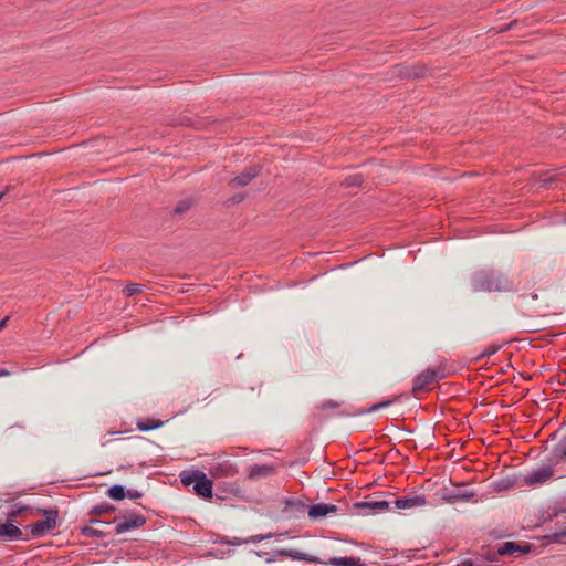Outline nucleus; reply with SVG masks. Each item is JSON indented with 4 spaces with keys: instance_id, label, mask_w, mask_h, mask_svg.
I'll return each instance as SVG.
<instances>
[{
    "instance_id": "f257e3e1",
    "label": "nucleus",
    "mask_w": 566,
    "mask_h": 566,
    "mask_svg": "<svg viewBox=\"0 0 566 566\" xmlns=\"http://www.w3.org/2000/svg\"><path fill=\"white\" fill-rule=\"evenodd\" d=\"M473 292H509L513 290L512 282L501 272L492 269L475 271L471 276Z\"/></svg>"
},
{
    "instance_id": "f03ea898",
    "label": "nucleus",
    "mask_w": 566,
    "mask_h": 566,
    "mask_svg": "<svg viewBox=\"0 0 566 566\" xmlns=\"http://www.w3.org/2000/svg\"><path fill=\"white\" fill-rule=\"evenodd\" d=\"M180 481L184 486H192L193 492L205 499L212 497L213 483L203 471L192 470L182 472Z\"/></svg>"
},
{
    "instance_id": "7ed1b4c3",
    "label": "nucleus",
    "mask_w": 566,
    "mask_h": 566,
    "mask_svg": "<svg viewBox=\"0 0 566 566\" xmlns=\"http://www.w3.org/2000/svg\"><path fill=\"white\" fill-rule=\"evenodd\" d=\"M35 510L38 513L43 514L45 518L30 525L29 528L33 536L41 537L55 528L59 512L56 509L38 507Z\"/></svg>"
},
{
    "instance_id": "20e7f679",
    "label": "nucleus",
    "mask_w": 566,
    "mask_h": 566,
    "mask_svg": "<svg viewBox=\"0 0 566 566\" xmlns=\"http://www.w3.org/2000/svg\"><path fill=\"white\" fill-rule=\"evenodd\" d=\"M444 371L440 367L428 368L418 374L412 381V392H419L427 389L431 384L444 378Z\"/></svg>"
},
{
    "instance_id": "39448f33",
    "label": "nucleus",
    "mask_w": 566,
    "mask_h": 566,
    "mask_svg": "<svg viewBox=\"0 0 566 566\" xmlns=\"http://www.w3.org/2000/svg\"><path fill=\"white\" fill-rule=\"evenodd\" d=\"M556 464H552L551 461L548 463L541 465L539 468L533 469L528 471L523 476V484L533 486L545 483L549 480L554 474V467Z\"/></svg>"
},
{
    "instance_id": "423d86ee",
    "label": "nucleus",
    "mask_w": 566,
    "mask_h": 566,
    "mask_svg": "<svg viewBox=\"0 0 566 566\" xmlns=\"http://www.w3.org/2000/svg\"><path fill=\"white\" fill-rule=\"evenodd\" d=\"M115 533L124 534L133 530L142 527L146 523V518L142 514H129L122 520L115 518Z\"/></svg>"
},
{
    "instance_id": "0eeeda50",
    "label": "nucleus",
    "mask_w": 566,
    "mask_h": 566,
    "mask_svg": "<svg viewBox=\"0 0 566 566\" xmlns=\"http://www.w3.org/2000/svg\"><path fill=\"white\" fill-rule=\"evenodd\" d=\"M394 504L396 510H409L424 506L427 504V499L422 494L408 495L395 500Z\"/></svg>"
},
{
    "instance_id": "6e6552de",
    "label": "nucleus",
    "mask_w": 566,
    "mask_h": 566,
    "mask_svg": "<svg viewBox=\"0 0 566 566\" xmlns=\"http://www.w3.org/2000/svg\"><path fill=\"white\" fill-rule=\"evenodd\" d=\"M211 474L216 478H232L238 474V467L230 460H222L212 465Z\"/></svg>"
},
{
    "instance_id": "1a4fd4ad",
    "label": "nucleus",
    "mask_w": 566,
    "mask_h": 566,
    "mask_svg": "<svg viewBox=\"0 0 566 566\" xmlns=\"http://www.w3.org/2000/svg\"><path fill=\"white\" fill-rule=\"evenodd\" d=\"M275 555L289 557L293 560L306 562L310 564H323V560H321L317 556L310 555L297 549H276Z\"/></svg>"
},
{
    "instance_id": "9d476101",
    "label": "nucleus",
    "mask_w": 566,
    "mask_h": 566,
    "mask_svg": "<svg viewBox=\"0 0 566 566\" xmlns=\"http://www.w3.org/2000/svg\"><path fill=\"white\" fill-rule=\"evenodd\" d=\"M276 471V467L272 464H254L249 468L247 478L251 481H256L273 475Z\"/></svg>"
},
{
    "instance_id": "9b49d317",
    "label": "nucleus",
    "mask_w": 566,
    "mask_h": 566,
    "mask_svg": "<svg viewBox=\"0 0 566 566\" xmlns=\"http://www.w3.org/2000/svg\"><path fill=\"white\" fill-rule=\"evenodd\" d=\"M390 505L391 502L386 500L361 501L355 504V506L358 509L368 510L369 514H376L388 511L390 509Z\"/></svg>"
},
{
    "instance_id": "f8f14e48",
    "label": "nucleus",
    "mask_w": 566,
    "mask_h": 566,
    "mask_svg": "<svg viewBox=\"0 0 566 566\" xmlns=\"http://www.w3.org/2000/svg\"><path fill=\"white\" fill-rule=\"evenodd\" d=\"M547 461H551L552 464H560L566 462V436L556 443Z\"/></svg>"
},
{
    "instance_id": "ddd939ff",
    "label": "nucleus",
    "mask_w": 566,
    "mask_h": 566,
    "mask_svg": "<svg viewBox=\"0 0 566 566\" xmlns=\"http://www.w3.org/2000/svg\"><path fill=\"white\" fill-rule=\"evenodd\" d=\"M336 511L337 506L334 504L317 503L308 507V516L313 520H317L319 517L326 516L329 513H335Z\"/></svg>"
},
{
    "instance_id": "4468645a",
    "label": "nucleus",
    "mask_w": 566,
    "mask_h": 566,
    "mask_svg": "<svg viewBox=\"0 0 566 566\" xmlns=\"http://www.w3.org/2000/svg\"><path fill=\"white\" fill-rule=\"evenodd\" d=\"M22 535L21 530L11 521H8L6 523H0V537L13 541L19 539Z\"/></svg>"
},
{
    "instance_id": "2eb2a0df",
    "label": "nucleus",
    "mask_w": 566,
    "mask_h": 566,
    "mask_svg": "<svg viewBox=\"0 0 566 566\" xmlns=\"http://www.w3.org/2000/svg\"><path fill=\"white\" fill-rule=\"evenodd\" d=\"M516 552L527 553V552H530V546L528 545L521 546V545L516 544L515 542H505L497 547L495 555H500V556L513 555Z\"/></svg>"
},
{
    "instance_id": "dca6fc26",
    "label": "nucleus",
    "mask_w": 566,
    "mask_h": 566,
    "mask_svg": "<svg viewBox=\"0 0 566 566\" xmlns=\"http://www.w3.org/2000/svg\"><path fill=\"white\" fill-rule=\"evenodd\" d=\"M258 175V170L253 167H250L243 170L240 175L231 180V185L233 187H243L249 185L253 178Z\"/></svg>"
},
{
    "instance_id": "f3484780",
    "label": "nucleus",
    "mask_w": 566,
    "mask_h": 566,
    "mask_svg": "<svg viewBox=\"0 0 566 566\" xmlns=\"http://www.w3.org/2000/svg\"><path fill=\"white\" fill-rule=\"evenodd\" d=\"M325 565L331 566H364L365 563L361 562L359 557H332L328 562H323Z\"/></svg>"
},
{
    "instance_id": "a211bd4d",
    "label": "nucleus",
    "mask_w": 566,
    "mask_h": 566,
    "mask_svg": "<svg viewBox=\"0 0 566 566\" xmlns=\"http://www.w3.org/2000/svg\"><path fill=\"white\" fill-rule=\"evenodd\" d=\"M517 484V478L516 476H505L502 479L496 480L493 483V489L497 492L506 491L512 488H514Z\"/></svg>"
},
{
    "instance_id": "6ab92c4d",
    "label": "nucleus",
    "mask_w": 566,
    "mask_h": 566,
    "mask_svg": "<svg viewBox=\"0 0 566 566\" xmlns=\"http://www.w3.org/2000/svg\"><path fill=\"white\" fill-rule=\"evenodd\" d=\"M496 560V555H486L464 560V566H491Z\"/></svg>"
},
{
    "instance_id": "aec40b11",
    "label": "nucleus",
    "mask_w": 566,
    "mask_h": 566,
    "mask_svg": "<svg viewBox=\"0 0 566 566\" xmlns=\"http://www.w3.org/2000/svg\"><path fill=\"white\" fill-rule=\"evenodd\" d=\"M107 495L113 500H123L126 496V489L120 484H114L108 488Z\"/></svg>"
},
{
    "instance_id": "412c9836",
    "label": "nucleus",
    "mask_w": 566,
    "mask_h": 566,
    "mask_svg": "<svg viewBox=\"0 0 566 566\" xmlns=\"http://www.w3.org/2000/svg\"><path fill=\"white\" fill-rule=\"evenodd\" d=\"M28 510H32V507L29 505H23V504H14L11 506L10 511L7 513V520L13 522L18 515H20L21 513H23Z\"/></svg>"
},
{
    "instance_id": "4be33fe9",
    "label": "nucleus",
    "mask_w": 566,
    "mask_h": 566,
    "mask_svg": "<svg viewBox=\"0 0 566 566\" xmlns=\"http://www.w3.org/2000/svg\"><path fill=\"white\" fill-rule=\"evenodd\" d=\"M163 422L161 421H156V420H145V421H139L137 423V429L143 431V432H146V431H150V430H154V429H157L159 427H161Z\"/></svg>"
},
{
    "instance_id": "5701e85b",
    "label": "nucleus",
    "mask_w": 566,
    "mask_h": 566,
    "mask_svg": "<svg viewBox=\"0 0 566 566\" xmlns=\"http://www.w3.org/2000/svg\"><path fill=\"white\" fill-rule=\"evenodd\" d=\"M113 511H115V506L113 504L102 503V504L94 505L90 510V514L91 515H99V514H104V513H108V512H113Z\"/></svg>"
},
{
    "instance_id": "b1692460",
    "label": "nucleus",
    "mask_w": 566,
    "mask_h": 566,
    "mask_svg": "<svg viewBox=\"0 0 566 566\" xmlns=\"http://www.w3.org/2000/svg\"><path fill=\"white\" fill-rule=\"evenodd\" d=\"M82 534L87 537L96 538H103L105 536V533L102 530L93 527L92 525L82 527Z\"/></svg>"
},
{
    "instance_id": "393cba45",
    "label": "nucleus",
    "mask_w": 566,
    "mask_h": 566,
    "mask_svg": "<svg viewBox=\"0 0 566 566\" xmlns=\"http://www.w3.org/2000/svg\"><path fill=\"white\" fill-rule=\"evenodd\" d=\"M474 495L475 494L472 491L458 492L457 494L451 496L450 502H455L458 500L468 501L471 500Z\"/></svg>"
},
{
    "instance_id": "a878e982",
    "label": "nucleus",
    "mask_w": 566,
    "mask_h": 566,
    "mask_svg": "<svg viewBox=\"0 0 566 566\" xmlns=\"http://www.w3.org/2000/svg\"><path fill=\"white\" fill-rule=\"evenodd\" d=\"M345 185L347 187H356V186H360L363 184V178L360 175H350L348 176L346 179H345Z\"/></svg>"
},
{
    "instance_id": "bb28decb",
    "label": "nucleus",
    "mask_w": 566,
    "mask_h": 566,
    "mask_svg": "<svg viewBox=\"0 0 566 566\" xmlns=\"http://www.w3.org/2000/svg\"><path fill=\"white\" fill-rule=\"evenodd\" d=\"M549 538L558 544L566 543V526L559 532L553 533Z\"/></svg>"
},
{
    "instance_id": "cd10ccee",
    "label": "nucleus",
    "mask_w": 566,
    "mask_h": 566,
    "mask_svg": "<svg viewBox=\"0 0 566 566\" xmlns=\"http://www.w3.org/2000/svg\"><path fill=\"white\" fill-rule=\"evenodd\" d=\"M272 537V534L271 533H268V534H258V535H252L250 536L249 538L247 539H243V543L248 544V543H259L261 541H265V539H269Z\"/></svg>"
},
{
    "instance_id": "c85d7f7f",
    "label": "nucleus",
    "mask_w": 566,
    "mask_h": 566,
    "mask_svg": "<svg viewBox=\"0 0 566 566\" xmlns=\"http://www.w3.org/2000/svg\"><path fill=\"white\" fill-rule=\"evenodd\" d=\"M191 206V202L189 200H181L177 203V206L174 209V212L176 214H181L186 212Z\"/></svg>"
},
{
    "instance_id": "c756f323",
    "label": "nucleus",
    "mask_w": 566,
    "mask_h": 566,
    "mask_svg": "<svg viewBox=\"0 0 566 566\" xmlns=\"http://www.w3.org/2000/svg\"><path fill=\"white\" fill-rule=\"evenodd\" d=\"M497 350H499V346H495V345L489 346L488 348H485V349H484V350L479 355V358L490 357V356L494 355Z\"/></svg>"
},
{
    "instance_id": "7c9ffc66",
    "label": "nucleus",
    "mask_w": 566,
    "mask_h": 566,
    "mask_svg": "<svg viewBox=\"0 0 566 566\" xmlns=\"http://www.w3.org/2000/svg\"><path fill=\"white\" fill-rule=\"evenodd\" d=\"M139 291H140V284H137V283L129 284L125 289V293L127 296H132Z\"/></svg>"
},
{
    "instance_id": "2f4dec72",
    "label": "nucleus",
    "mask_w": 566,
    "mask_h": 566,
    "mask_svg": "<svg viewBox=\"0 0 566 566\" xmlns=\"http://www.w3.org/2000/svg\"><path fill=\"white\" fill-rule=\"evenodd\" d=\"M391 403V401L387 400V401H381V402H378V403H375L369 409H368V412H374V411H377L381 408H385V407H388L389 405Z\"/></svg>"
},
{
    "instance_id": "473e14b6",
    "label": "nucleus",
    "mask_w": 566,
    "mask_h": 566,
    "mask_svg": "<svg viewBox=\"0 0 566 566\" xmlns=\"http://www.w3.org/2000/svg\"><path fill=\"white\" fill-rule=\"evenodd\" d=\"M126 496H128L132 500H136L142 496V493L137 490H126Z\"/></svg>"
},
{
    "instance_id": "72a5a7b5",
    "label": "nucleus",
    "mask_w": 566,
    "mask_h": 566,
    "mask_svg": "<svg viewBox=\"0 0 566 566\" xmlns=\"http://www.w3.org/2000/svg\"><path fill=\"white\" fill-rule=\"evenodd\" d=\"M338 406H339V405H338L337 402L333 401V400H327V401H324V402L322 403V408H323V409H327V408H336V407H338Z\"/></svg>"
},
{
    "instance_id": "f704fd0d",
    "label": "nucleus",
    "mask_w": 566,
    "mask_h": 566,
    "mask_svg": "<svg viewBox=\"0 0 566 566\" xmlns=\"http://www.w3.org/2000/svg\"><path fill=\"white\" fill-rule=\"evenodd\" d=\"M277 556L279 555H275V551H274L272 554H265L264 560H265L266 564H271V563H274L276 560Z\"/></svg>"
},
{
    "instance_id": "c9c22d12",
    "label": "nucleus",
    "mask_w": 566,
    "mask_h": 566,
    "mask_svg": "<svg viewBox=\"0 0 566 566\" xmlns=\"http://www.w3.org/2000/svg\"><path fill=\"white\" fill-rule=\"evenodd\" d=\"M8 321V316L0 321V331H2L6 327Z\"/></svg>"
},
{
    "instance_id": "e433bc0d",
    "label": "nucleus",
    "mask_w": 566,
    "mask_h": 566,
    "mask_svg": "<svg viewBox=\"0 0 566 566\" xmlns=\"http://www.w3.org/2000/svg\"><path fill=\"white\" fill-rule=\"evenodd\" d=\"M10 371L7 370V369H0V377H6V376H10Z\"/></svg>"
},
{
    "instance_id": "4c0bfd02",
    "label": "nucleus",
    "mask_w": 566,
    "mask_h": 566,
    "mask_svg": "<svg viewBox=\"0 0 566 566\" xmlns=\"http://www.w3.org/2000/svg\"><path fill=\"white\" fill-rule=\"evenodd\" d=\"M90 523L91 524H107L106 522H103L101 520H91Z\"/></svg>"
},
{
    "instance_id": "58836bf2",
    "label": "nucleus",
    "mask_w": 566,
    "mask_h": 566,
    "mask_svg": "<svg viewBox=\"0 0 566 566\" xmlns=\"http://www.w3.org/2000/svg\"><path fill=\"white\" fill-rule=\"evenodd\" d=\"M232 544H241L243 543V541L239 539V538H234V541L231 542Z\"/></svg>"
},
{
    "instance_id": "ea45409f",
    "label": "nucleus",
    "mask_w": 566,
    "mask_h": 566,
    "mask_svg": "<svg viewBox=\"0 0 566 566\" xmlns=\"http://www.w3.org/2000/svg\"><path fill=\"white\" fill-rule=\"evenodd\" d=\"M255 555L261 557L263 554L261 552H255Z\"/></svg>"
}]
</instances>
